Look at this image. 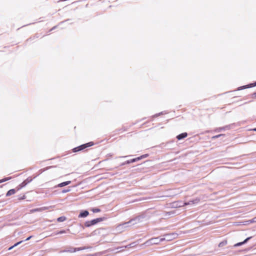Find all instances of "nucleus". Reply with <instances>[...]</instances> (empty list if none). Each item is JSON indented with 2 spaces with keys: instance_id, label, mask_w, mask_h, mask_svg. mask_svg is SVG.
Masks as SVG:
<instances>
[{
  "instance_id": "aec40b11",
  "label": "nucleus",
  "mask_w": 256,
  "mask_h": 256,
  "mask_svg": "<svg viewBox=\"0 0 256 256\" xmlns=\"http://www.w3.org/2000/svg\"><path fill=\"white\" fill-rule=\"evenodd\" d=\"M22 242V241H20L19 242H18L17 243L15 244L14 246H10V248H8V250H11L12 248H13L14 247L17 246L19 244H21Z\"/></svg>"
},
{
  "instance_id": "c756f323",
  "label": "nucleus",
  "mask_w": 256,
  "mask_h": 256,
  "mask_svg": "<svg viewBox=\"0 0 256 256\" xmlns=\"http://www.w3.org/2000/svg\"><path fill=\"white\" fill-rule=\"evenodd\" d=\"M252 130L256 132V128L252 129Z\"/></svg>"
},
{
  "instance_id": "cd10ccee",
  "label": "nucleus",
  "mask_w": 256,
  "mask_h": 256,
  "mask_svg": "<svg viewBox=\"0 0 256 256\" xmlns=\"http://www.w3.org/2000/svg\"><path fill=\"white\" fill-rule=\"evenodd\" d=\"M32 237V236H29L28 238L26 240H30V238Z\"/></svg>"
},
{
  "instance_id": "20e7f679",
  "label": "nucleus",
  "mask_w": 256,
  "mask_h": 256,
  "mask_svg": "<svg viewBox=\"0 0 256 256\" xmlns=\"http://www.w3.org/2000/svg\"><path fill=\"white\" fill-rule=\"evenodd\" d=\"M104 220V218H100L88 221L86 222L85 226L86 227H90L92 225H94L98 224V222H102Z\"/></svg>"
},
{
  "instance_id": "6ab92c4d",
  "label": "nucleus",
  "mask_w": 256,
  "mask_h": 256,
  "mask_svg": "<svg viewBox=\"0 0 256 256\" xmlns=\"http://www.w3.org/2000/svg\"><path fill=\"white\" fill-rule=\"evenodd\" d=\"M66 220V218L65 216H60L57 219V221L58 222H62Z\"/></svg>"
},
{
  "instance_id": "6e6552de",
  "label": "nucleus",
  "mask_w": 256,
  "mask_h": 256,
  "mask_svg": "<svg viewBox=\"0 0 256 256\" xmlns=\"http://www.w3.org/2000/svg\"><path fill=\"white\" fill-rule=\"evenodd\" d=\"M188 136V134L186 132H183L182 133L178 136H176V138L178 140H180L182 139H183L185 138H186Z\"/></svg>"
},
{
  "instance_id": "f257e3e1",
  "label": "nucleus",
  "mask_w": 256,
  "mask_h": 256,
  "mask_svg": "<svg viewBox=\"0 0 256 256\" xmlns=\"http://www.w3.org/2000/svg\"><path fill=\"white\" fill-rule=\"evenodd\" d=\"M93 145H94L93 142H90L82 144L81 146H80L78 147H76V148H73L72 150L74 152H76L82 150H84L85 148H86L88 147L91 146Z\"/></svg>"
},
{
  "instance_id": "b1692460",
  "label": "nucleus",
  "mask_w": 256,
  "mask_h": 256,
  "mask_svg": "<svg viewBox=\"0 0 256 256\" xmlns=\"http://www.w3.org/2000/svg\"><path fill=\"white\" fill-rule=\"evenodd\" d=\"M250 98L252 99L256 98V92L250 94Z\"/></svg>"
},
{
  "instance_id": "ddd939ff",
  "label": "nucleus",
  "mask_w": 256,
  "mask_h": 256,
  "mask_svg": "<svg viewBox=\"0 0 256 256\" xmlns=\"http://www.w3.org/2000/svg\"><path fill=\"white\" fill-rule=\"evenodd\" d=\"M70 183H71V181H70V180L64 182L59 184L58 185V187H63L64 186H66V185L70 184Z\"/></svg>"
},
{
  "instance_id": "bb28decb",
  "label": "nucleus",
  "mask_w": 256,
  "mask_h": 256,
  "mask_svg": "<svg viewBox=\"0 0 256 256\" xmlns=\"http://www.w3.org/2000/svg\"><path fill=\"white\" fill-rule=\"evenodd\" d=\"M70 191V190H64L62 191L63 192H68Z\"/></svg>"
},
{
  "instance_id": "4be33fe9",
  "label": "nucleus",
  "mask_w": 256,
  "mask_h": 256,
  "mask_svg": "<svg viewBox=\"0 0 256 256\" xmlns=\"http://www.w3.org/2000/svg\"><path fill=\"white\" fill-rule=\"evenodd\" d=\"M11 178V177H8L2 179L0 180V183L3 182H6V180H10Z\"/></svg>"
},
{
  "instance_id": "0eeeda50",
  "label": "nucleus",
  "mask_w": 256,
  "mask_h": 256,
  "mask_svg": "<svg viewBox=\"0 0 256 256\" xmlns=\"http://www.w3.org/2000/svg\"><path fill=\"white\" fill-rule=\"evenodd\" d=\"M32 180L31 179L30 180H28V179H26V180H24L22 184H20L18 186H19V188L18 189L20 188H23L24 186H26L28 182H30V181Z\"/></svg>"
},
{
  "instance_id": "9b49d317",
  "label": "nucleus",
  "mask_w": 256,
  "mask_h": 256,
  "mask_svg": "<svg viewBox=\"0 0 256 256\" xmlns=\"http://www.w3.org/2000/svg\"><path fill=\"white\" fill-rule=\"evenodd\" d=\"M175 214L174 211H170V212H164V216L166 218H168L169 216H172V215L174 214Z\"/></svg>"
},
{
  "instance_id": "423d86ee",
  "label": "nucleus",
  "mask_w": 256,
  "mask_h": 256,
  "mask_svg": "<svg viewBox=\"0 0 256 256\" xmlns=\"http://www.w3.org/2000/svg\"><path fill=\"white\" fill-rule=\"evenodd\" d=\"M47 209H48V208L46 207H42V208H36L31 210L30 212L31 213H34V212H42V211L46 210Z\"/></svg>"
},
{
  "instance_id": "c85d7f7f",
  "label": "nucleus",
  "mask_w": 256,
  "mask_h": 256,
  "mask_svg": "<svg viewBox=\"0 0 256 256\" xmlns=\"http://www.w3.org/2000/svg\"><path fill=\"white\" fill-rule=\"evenodd\" d=\"M220 136H221L220 134H219V135L216 136H214V138H218V137H220Z\"/></svg>"
},
{
  "instance_id": "393cba45",
  "label": "nucleus",
  "mask_w": 256,
  "mask_h": 256,
  "mask_svg": "<svg viewBox=\"0 0 256 256\" xmlns=\"http://www.w3.org/2000/svg\"><path fill=\"white\" fill-rule=\"evenodd\" d=\"M249 223H253L256 222V217L254 218L253 219H252L250 220H249L248 221Z\"/></svg>"
},
{
  "instance_id": "dca6fc26",
  "label": "nucleus",
  "mask_w": 256,
  "mask_h": 256,
  "mask_svg": "<svg viewBox=\"0 0 256 256\" xmlns=\"http://www.w3.org/2000/svg\"><path fill=\"white\" fill-rule=\"evenodd\" d=\"M64 252L72 253V252H76V249H75V248H70V250H64Z\"/></svg>"
},
{
  "instance_id": "39448f33",
  "label": "nucleus",
  "mask_w": 256,
  "mask_h": 256,
  "mask_svg": "<svg viewBox=\"0 0 256 256\" xmlns=\"http://www.w3.org/2000/svg\"><path fill=\"white\" fill-rule=\"evenodd\" d=\"M148 154H145L142 155V156H138V158H133V159H132V160H127V161H126L125 162V164H129L130 163L136 162L138 160H142V158H146L148 157Z\"/></svg>"
},
{
  "instance_id": "f03ea898",
  "label": "nucleus",
  "mask_w": 256,
  "mask_h": 256,
  "mask_svg": "<svg viewBox=\"0 0 256 256\" xmlns=\"http://www.w3.org/2000/svg\"><path fill=\"white\" fill-rule=\"evenodd\" d=\"M161 240V238H154L148 240L144 244H146L148 246H150L152 244H158L160 242H162Z\"/></svg>"
},
{
  "instance_id": "a878e982",
  "label": "nucleus",
  "mask_w": 256,
  "mask_h": 256,
  "mask_svg": "<svg viewBox=\"0 0 256 256\" xmlns=\"http://www.w3.org/2000/svg\"><path fill=\"white\" fill-rule=\"evenodd\" d=\"M192 204V202H190H190H185V203L184 204V206H186V205H188V204Z\"/></svg>"
},
{
  "instance_id": "1a4fd4ad",
  "label": "nucleus",
  "mask_w": 256,
  "mask_h": 256,
  "mask_svg": "<svg viewBox=\"0 0 256 256\" xmlns=\"http://www.w3.org/2000/svg\"><path fill=\"white\" fill-rule=\"evenodd\" d=\"M252 238V237H248V238H246L244 241H243L242 242H238V243H236V244H234V247H236V246H242V245L243 244H244L245 243H246L249 240H250V238Z\"/></svg>"
},
{
  "instance_id": "f3484780",
  "label": "nucleus",
  "mask_w": 256,
  "mask_h": 256,
  "mask_svg": "<svg viewBox=\"0 0 256 256\" xmlns=\"http://www.w3.org/2000/svg\"><path fill=\"white\" fill-rule=\"evenodd\" d=\"M228 243V242L226 240H223L222 242H220L219 244H218V246L219 247H222L224 246H226Z\"/></svg>"
},
{
  "instance_id": "f8f14e48",
  "label": "nucleus",
  "mask_w": 256,
  "mask_h": 256,
  "mask_svg": "<svg viewBox=\"0 0 256 256\" xmlns=\"http://www.w3.org/2000/svg\"><path fill=\"white\" fill-rule=\"evenodd\" d=\"M88 214H89V212L88 211L84 210V211L81 212L80 214L78 217L79 218H85V217L87 216L88 215Z\"/></svg>"
},
{
  "instance_id": "2eb2a0df",
  "label": "nucleus",
  "mask_w": 256,
  "mask_h": 256,
  "mask_svg": "<svg viewBox=\"0 0 256 256\" xmlns=\"http://www.w3.org/2000/svg\"><path fill=\"white\" fill-rule=\"evenodd\" d=\"M90 248V247H89V246H83V247L75 248V249H76V252H77V251H80V250H84L88 249V248Z\"/></svg>"
},
{
  "instance_id": "412c9836",
  "label": "nucleus",
  "mask_w": 256,
  "mask_h": 256,
  "mask_svg": "<svg viewBox=\"0 0 256 256\" xmlns=\"http://www.w3.org/2000/svg\"><path fill=\"white\" fill-rule=\"evenodd\" d=\"M256 86V82L253 84H250L248 85L244 86V88H252Z\"/></svg>"
},
{
  "instance_id": "9d476101",
  "label": "nucleus",
  "mask_w": 256,
  "mask_h": 256,
  "mask_svg": "<svg viewBox=\"0 0 256 256\" xmlns=\"http://www.w3.org/2000/svg\"><path fill=\"white\" fill-rule=\"evenodd\" d=\"M134 246L133 245V244H131L129 245H128V246H125L124 247H120V248H117V249H120V250L116 252H123L125 248H132V247H134Z\"/></svg>"
},
{
  "instance_id": "5701e85b",
  "label": "nucleus",
  "mask_w": 256,
  "mask_h": 256,
  "mask_svg": "<svg viewBox=\"0 0 256 256\" xmlns=\"http://www.w3.org/2000/svg\"><path fill=\"white\" fill-rule=\"evenodd\" d=\"M92 210L94 212H100V210L99 209V208H92Z\"/></svg>"
},
{
  "instance_id": "7ed1b4c3",
  "label": "nucleus",
  "mask_w": 256,
  "mask_h": 256,
  "mask_svg": "<svg viewBox=\"0 0 256 256\" xmlns=\"http://www.w3.org/2000/svg\"><path fill=\"white\" fill-rule=\"evenodd\" d=\"M178 234L176 233H172L170 234H166L164 236V238H162L161 240L164 241H171L178 238Z\"/></svg>"
},
{
  "instance_id": "4468645a",
  "label": "nucleus",
  "mask_w": 256,
  "mask_h": 256,
  "mask_svg": "<svg viewBox=\"0 0 256 256\" xmlns=\"http://www.w3.org/2000/svg\"><path fill=\"white\" fill-rule=\"evenodd\" d=\"M15 192H16V190H15L14 189H11V190H9L7 192V193H6V196H11V195H12V194H15Z\"/></svg>"
},
{
  "instance_id": "a211bd4d",
  "label": "nucleus",
  "mask_w": 256,
  "mask_h": 256,
  "mask_svg": "<svg viewBox=\"0 0 256 256\" xmlns=\"http://www.w3.org/2000/svg\"><path fill=\"white\" fill-rule=\"evenodd\" d=\"M200 201V199L199 198H196V199L190 200V202H192V204H198Z\"/></svg>"
}]
</instances>
